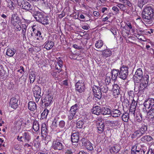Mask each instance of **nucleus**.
Segmentation results:
<instances>
[{"label":"nucleus","mask_w":154,"mask_h":154,"mask_svg":"<svg viewBox=\"0 0 154 154\" xmlns=\"http://www.w3.org/2000/svg\"><path fill=\"white\" fill-rule=\"evenodd\" d=\"M78 109V105L77 104H75L71 106L70 111L71 112H75L76 114Z\"/></svg>","instance_id":"72a5a7b5"},{"label":"nucleus","mask_w":154,"mask_h":154,"mask_svg":"<svg viewBox=\"0 0 154 154\" xmlns=\"http://www.w3.org/2000/svg\"><path fill=\"white\" fill-rule=\"evenodd\" d=\"M16 51L14 48H8L7 51L6 55L10 57H11L14 56L16 53Z\"/></svg>","instance_id":"412c9836"},{"label":"nucleus","mask_w":154,"mask_h":154,"mask_svg":"<svg viewBox=\"0 0 154 154\" xmlns=\"http://www.w3.org/2000/svg\"><path fill=\"white\" fill-rule=\"evenodd\" d=\"M48 113V110L46 109H45L41 114V115L43 118H46Z\"/></svg>","instance_id":"37998d69"},{"label":"nucleus","mask_w":154,"mask_h":154,"mask_svg":"<svg viewBox=\"0 0 154 154\" xmlns=\"http://www.w3.org/2000/svg\"><path fill=\"white\" fill-rule=\"evenodd\" d=\"M25 142L29 141L31 138V133L28 132H25L23 135Z\"/></svg>","instance_id":"4be33fe9"},{"label":"nucleus","mask_w":154,"mask_h":154,"mask_svg":"<svg viewBox=\"0 0 154 154\" xmlns=\"http://www.w3.org/2000/svg\"><path fill=\"white\" fill-rule=\"evenodd\" d=\"M102 54L103 57H106L111 55V52L109 50L106 49L103 51Z\"/></svg>","instance_id":"bb28decb"},{"label":"nucleus","mask_w":154,"mask_h":154,"mask_svg":"<svg viewBox=\"0 0 154 154\" xmlns=\"http://www.w3.org/2000/svg\"><path fill=\"white\" fill-rule=\"evenodd\" d=\"M16 27V28L18 31H20L21 29V26L19 24H17L16 26H14Z\"/></svg>","instance_id":"0e129e2a"},{"label":"nucleus","mask_w":154,"mask_h":154,"mask_svg":"<svg viewBox=\"0 0 154 154\" xmlns=\"http://www.w3.org/2000/svg\"><path fill=\"white\" fill-rule=\"evenodd\" d=\"M135 36L136 37H137L138 39L140 40L143 41L142 38V37H143V36L142 35H140L138 34H137Z\"/></svg>","instance_id":"338daca9"},{"label":"nucleus","mask_w":154,"mask_h":154,"mask_svg":"<svg viewBox=\"0 0 154 154\" xmlns=\"http://www.w3.org/2000/svg\"><path fill=\"white\" fill-rule=\"evenodd\" d=\"M147 130V128L145 125H143L139 129V131L142 134H144Z\"/></svg>","instance_id":"ea45409f"},{"label":"nucleus","mask_w":154,"mask_h":154,"mask_svg":"<svg viewBox=\"0 0 154 154\" xmlns=\"http://www.w3.org/2000/svg\"><path fill=\"white\" fill-rule=\"evenodd\" d=\"M143 77L142 69L140 68L137 69L135 72L134 77L137 78L140 80V79H142Z\"/></svg>","instance_id":"ddd939ff"},{"label":"nucleus","mask_w":154,"mask_h":154,"mask_svg":"<svg viewBox=\"0 0 154 154\" xmlns=\"http://www.w3.org/2000/svg\"><path fill=\"white\" fill-rule=\"evenodd\" d=\"M17 5L24 9L29 11L32 9V6L29 3L25 0H17Z\"/></svg>","instance_id":"7ed1b4c3"},{"label":"nucleus","mask_w":154,"mask_h":154,"mask_svg":"<svg viewBox=\"0 0 154 154\" xmlns=\"http://www.w3.org/2000/svg\"><path fill=\"white\" fill-rule=\"evenodd\" d=\"M136 120L138 122H140L142 120V118L140 114H139L136 116Z\"/></svg>","instance_id":"8fccbe9b"},{"label":"nucleus","mask_w":154,"mask_h":154,"mask_svg":"<svg viewBox=\"0 0 154 154\" xmlns=\"http://www.w3.org/2000/svg\"><path fill=\"white\" fill-rule=\"evenodd\" d=\"M101 122L104 124V121L103 119L101 118H99L97 121V124H99Z\"/></svg>","instance_id":"4d7b16f0"},{"label":"nucleus","mask_w":154,"mask_h":154,"mask_svg":"<svg viewBox=\"0 0 154 154\" xmlns=\"http://www.w3.org/2000/svg\"><path fill=\"white\" fill-rule=\"evenodd\" d=\"M52 147L54 149L60 150L63 148V146L58 140L54 141L52 144Z\"/></svg>","instance_id":"0eeeda50"},{"label":"nucleus","mask_w":154,"mask_h":154,"mask_svg":"<svg viewBox=\"0 0 154 154\" xmlns=\"http://www.w3.org/2000/svg\"><path fill=\"white\" fill-rule=\"evenodd\" d=\"M33 128L35 131H37L39 129V125L37 122L35 121L33 122Z\"/></svg>","instance_id":"c9c22d12"},{"label":"nucleus","mask_w":154,"mask_h":154,"mask_svg":"<svg viewBox=\"0 0 154 154\" xmlns=\"http://www.w3.org/2000/svg\"><path fill=\"white\" fill-rule=\"evenodd\" d=\"M8 6L11 10L14 9L13 3L11 1L9 2L8 3Z\"/></svg>","instance_id":"864d4df0"},{"label":"nucleus","mask_w":154,"mask_h":154,"mask_svg":"<svg viewBox=\"0 0 154 154\" xmlns=\"http://www.w3.org/2000/svg\"><path fill=\"white\" fill-rule=\"evenodd\" d=\"M154 14V8L147 6L144 8L142 13V17L146 23L150 24L152 23Z\"/></svg>","instance_id":"f257e3e1"},{"label":"nucleus","mask_w":154,"mask_h":154,"mask_svg":"<svg viewBox=\"0 0 154 154\" xmlns=\"http://www.w3.org/2000/svg\"><path fill=\"white\" fill-rule=\"evenodd\" d=\"M39 36V38L42 39L43 38L41 32L37 30V32L35 34V36Z\"/></svg>","instance_id":"5fc2aeb1"},{"label":"nucleus","mask_w":154,"mask_h":154,"mask_svg":"<svg viewBox=\"0 0 154 154\" xmlns=\"http://www.w3.org/2000/svg\"><path fill=\"white\" fill-rule=\"evenodd\" d=\"M128 94L129 96L131 97V98L132 99L133 98V97L134 96V94L133 91H130L128 93Z\"/></svg>","instance_id":"052dcab7"},{"label":"nucleus","mask_w":154,"mask_h":154,"mask_svg":"<svg viewBox=\"0 0 154 154\" xmlns=\"http://www.w3.org/2000/svg\"><path fill=\"white\" fill-rule=\"evenodd\" d=\"M143 105L145 107V109L146 110V112H147V111L146 109H148L149 108H151L150 106V103H149V99L148 100H147L146 101H145V102L143 103ZM144 109V108H143V110L144 111H145Z\"/></svg>","instance_id":"c756f323"},{"label":"nucleus","mask_w":154,"mask_h":154,"mask_svg":"<svg viewBox=\"0 0 154 154\" xmlns=\"http://www.w3.org/2000/svg\"><path fill=\"white\" fill-rule=\"evenodd\" d=\"M52 99L53 97L50 95L48 94L46 96L44 99L42 100V102L44 103L45 106H48L51 103Z\"/></svg>","instance_id":"1a4fd4ad"},{"label":"nucleus","mask_w":154,"mask_h":154,"mask_svg":"<svg viewBox=\"0 0 154 154\" xmlns=\"http://www.w3.org/2000/svg\"><path fill=\"white\" fill-rule=\"evenodd\" d=\"M149 100L150 103V106L151 108H152L154 106V99L152 98H150L149 99Z\"/></svg>","instance_id":"3c124183"},{"label":"nucleus","mask_w":154,"mask_h":154,"mask_svg":"<svg viewBox=\"0 0 154 154\" xmlns=\"http://www.w3.org/2000/svg\"><path fill=\"white\" fill-rule=\"evenodd\" d=\"M152 140V138L149 135H146L143 136L141 139V141L143 142H145L146 141H150Z\"/></svg>","instance_id":"cd10ccee"},{"label":"nucleus","mask_w":154,"mask_h":154,"mask_svg":"<svg viewBox=\"0 0 154 154\" xmlns=\"http://www.w3.org/2000/svg\"><path fill=\"white\" fill-rule=\"evenodd\" d=\"M120 94V92L119 90L118 89H113V95L115 96L116 97H117V96L119 95Z\"/></svg>","instance_id":"a18cd8bd"},{"label":"nucleus","mask_w":154,"mask_h":154,"mask_svg":"<svg viewBox=\"0 0 154 154\" xmlns=\"http://www.w3.org/2000/svg\"><path fill=\"white\" fill-rule=\"evenodd\" d=\"M48 22L47 18L45 16H44L43 18L41 19V21H39L43 24H47L48 23Z\"/></svg>","instance_id":"a19ab883"},{"label":"nucleus","mask_w":154,"mask_h":154,"mask_svg":"<svg viewBox=\"0 0 154 154\" xmlns=\"http://www.w3.org/2000/svg\"><path fill=\"white\" fill-rule=\"evenodd\" d=\"M109 124L111 126L117 127L119 126L120 123L119 121L118 120L112 121H109Z\"/></svg>","instance_id":"7c9ffc66"},{"label":"nucleus","mask_w":154,"mask_h":154,"mask_svg":"<svg viewBox=\"0 0 154 154\" xmlns=\"http://www.w3.org/2000/svg\"><path fill=\"white\" fill-rule=\"evenodd\" d=\"M65 153L67 154H72L73 152L71 149H69L66 150Z\"/></svg>","instance_id":"774afa93"},{"label":"nucleus","mask_w":154,"mask_h":154,"mask_svg":"<svg viewBox=\"0 0 154 154\" xmlns=\"http://www.w3.org/2000/svg\"><path fill=\"white\" fill-rule=\"evenodd\" d=\"M119 69H113L112 71V79L115 80L116 79L117 76L119 75Z\"/></svg>","instance_id":"aec40b11"},{"label":"nucleus","mask_w":154,"mask_h":154,"mask_svg":"<svg viewBox=\"0 0 154 154\" xmlns=\"http://www.w3.org/2000/svg\"><path fill=\"white\" fill-rule=\"evenodd\" d=\"M24 71V69L23 66L20 67V69L17 70L18 72H19L20 73H22Z\"/></svg>","instance_id":"e2e57ef3"},{"label":"nucleus","mask_w":154,"mask_h":154,"mask_svg":"<svg viewBox=\"0 0 154 154\" xmlns=\"http://www.w3.org/2000/svg\"><path fill=\"white\" fill-rule=\"evenodd\" d=\"M27 26V25H26V24H22L21 28L22 29L25 30H26V29Z\"/></svg>","instance_id":"69168bd1"},{"label":"nucleus","mask_w":154,"mask_h":154,"mask_svg":"<svg viewBox=\"0 0 154 154\" xmlns=\"http://www.w3.org/2000/svg\"><path fill=\"white\" fill-rule=\"evenodd\" d=\"M18 100L14 97H13L11 99L10 105L11 107L14 109H16L17 106Z\"/></svg>","instance_id":"2eb2a0df"},{"label":"nucleus","mask_w":154,"mask_h":154,"mask_svg":"<svg viewBox=\"0 0 154 154\" xmlns=\"http://www.w3.org/2000/svg\"><path fill=\"white\" fill-rule=\"evenodd\" d=\"M146 2V0H139L138 3V5L140 8H141L143 5L145 4Z\"/></svg>","instance_id":"79ce46f5"},{"label":"nucleus","mask_w":154,"mask_h":154,"mask_svg":"<svg viewBox=\"0 0 154 154\" xmlns=\"http://www.w3.org/2000/svg\"><path fill=\"white\" fill-rule=\"evenodd\" d=\"M113 89H118L119 90L120 88L119 85L117 84H114L113 85Z\"/></svg>","instance_id":"bf43d9fd"},{"label":"nucleus","mask_w":154,"mask_h":154,"mask_svg":"<svg viewBox=\"0 0 154 154\" xmlns=\"http://www.w3.org/2000/svg\"><path fill=\"white\" fill-rule=\"evenodd\" d=\"M120 149L119 146V145L116 144L110 148V151L111 153L115 154L118 152Z\"/></svg>","instance_id":"9b49d317"},{"label":"nucleus","mask_w":154,"mask_h":154,"mask_svg":"<svg viewBox=\"0 0 154 154\" xmlns=\"http://www.w3.org/2000/svg\"><path fill=\"white\" fill-rule=\"evenodd\" d=\"M103 45V42L101 40H98V41H97L95 44V47L98 48H101Z\"/></svg>","instance_id":"4c0bfd02"},{"label":"nucleus","mask_w":154,"mask_h":154,"mask_svg":"<svg viewBox=\"0 0 154 154\" xmlns=\"http://www.w3.org/2000/svg\"><path fill=\"white\" fill-rule=\"evenodd\" d=\"M147 116L149 118L153 119L154 118V109H150L149 112L148 113Z\"/></svg>","instance_id":"473e14b6"},{"label":"nucleus","mask_w":154,"mask_h":154,"mask_svg":"<svg viewBox=\"0 0 154 154\" xmlns=\"http://www.w3.org/2000/svg\"><path fill=\"white\" fill-rule=\"evenodd\" d=\"M22 32L21 33L23 35V38H26V30H25L24 29H22Z\"/></svg>","instance_id":"680f3d73"},{"label":"nucleus","mask_w":154,"mask_h":154,"mask_svg":"<svg viewBox=\"0 0 154 154\" xmlns=\"http://www.w3.org/2000/svg\"><path fill=\"white\" fill-rule=\"evenodd\" d=\"M99 85L100 86V91L104 93L106 92L108 90V88L103 82L101 81L98 82Z\"/></svg>","instance_id":"f8f14e48"},{"label":"nucleus","mask_w":154,"mask_h":154,"mask_svg":"<svg viewBox=\"0 0 154 154\" xmlns=\"http://www.w3.org/2000/svg\"><path fill=\"white\" fill-rule=\"evenodd\" d=\"M28 108L31 111H34L37 108L36 103L33 101H29L28 104Z\"/></svg>","instance_id":"f3484780"},{"label":"nucleus","mask_w":154,"mask_h":154,"mask_svg":"<svg viewBox=\"0 0 154 154\" xmlns=\"http://www.w3.org/2000/svg\"><path fill=\"white\" fill-rule=\"evenodd\" d=\"M88 144L86 147L87 149L90 150H91L93 149V144L89 142L88 143Z\"/></svg>","instance_id":"09e8293b"},{"label":"nucleus","mask_w":154,"mask_h":154,"mask_svg":"<svg viewBox=\"0 0 154 154\" xmlns=\"http://www.w3.org/2000/svg\"><path fill=\"white\" fill-rule=\"evenodd\" d=\"M35 75L34 73H32L30 74L29 78L30 83H33L35 81Z\"/></svg>","instance_id":"e433bc0d"},{"label":"nucleus","mask_w":154,"mask_h":154,"mask_svg":"<svg viewBox=\"0 0 154 154\" xmlns=\"http://www.w3.org/2000/svg\"><path fill=\"white\" fill-rule=\"evenodd\" d=\"M85 124L83 121L79 120L77 122L76 124V126L77 128H82L84 126Z\"/></svg>","instance_id":"2f4dec72"},{"label":"nucleus","mask_w":154,"mask_h":154,"mask_svg":"<svg viewBox=\"0 0 154 154\" xmlns=\"http://www.w3.org/2000/svg\"><path fill=\"white\" fill-rule=\"evenodd\" d=\"M44 45V48H45L47 50H49L54 46V43L52 41L48 40L45 42Z\"/></svg>","instance_id":"9d476101"},{"label":"nucleus","mask_w":154,"mask_h":154,"mask_svg":"<svg viewBox=\"0 0 154 154\" xmlns=\"http://www.w3.org/2000/svg\"><path fill=\"white\" fill-rule=\"evenodd\" d=\"M34 96L35 98V101L37 102H38L40 98L41 97V95H34Z\"/></svg>","instance_id":"13d9d810"},{"label":"nucleus","mask_w":154,"mask_h":154,"mask_svg":"<svg viewBox=\"0 0 154 154\" xmlns=\"http://www.w3.org/2000/svg\"><path fill=\"white\" fill-rule=\"evenodd\" d=\"M111 111L107 107H103L101 110V113L103 115L110 114Z\"/></svg>","instance_id":"393cba45"},{"label":"nucleus","mask_w":154,"mask_h":154,"mask_svg":"<svg viewBox=\"0 0 154 154\" xmlns=\"http://www.w3.org/2000/svg\"><path fill=\"white\" fill-rule=\"evenodd\" d=\"M128 75V69L127 67L123 66L120 68L119 77L124 80L126 79Z\"/></svg>","instance_id":"20e7f679"},{"label":"nucleus","mask_w":154,"mask_h":154,"mask_svg":"<svg viewBox=\"0 0 154 154\" xmlns=\"http://www.w3.org/2000/svg\"><path fill=\"white\" fill-rule=\"evenodd\" d=\"M19 18L16 15L14 14L11 17V23L14 26H16L20 23Z\"/></svg>","instance_id":"4468645a"},{"label":"nucleus","mask_w":154,"mask_h":154,"mask_svg":"<svg viewBox=\"0 0 154 154\" xmlns=\"http://www.w3.org/2000/svg\"><path fill=\"white\" fill-rule=\"evenodd\" d=\"M123 3L126 4L127 5H128L129 7H131L132 6V4L130 2L127 0H125L124 2H123Z\"/></svg>","instance_id":"6e6d98bb"},{"label":"nucleus","mask_w":154,"mask_h":154,"mask_svg":"<svg viewBox=\"0 0 154 154\" xmlns=\"http://www.w3.org/2000/svg\"><path fill=\"white\" fill-rule=\"evenodd\" d=\"M133 135L134 137H139L142 136L143 134L139 130H137L135 131Z\"/></svg>","instance_id":"49530a36"},{"label":"nucleus","mask_w":154,"mask_h":154,"mask_svg":"<svg viewBox=\"0 0 154 154\" xmlns=\"http://www.w3.org/2000/svg\"><path fill=\"white\" fill-rule=\"evenodd\" d=\"M57 63L59 67V68L56 67L55 69H57L59 70V71H58L59 72H60L61 71V69H60L63 67V62L60 58L58 60V62H57Z\"/></svg>","instance_id":"f704fd0d"},{"label":"nucleus","mask_w":154,"mask_h":154,"mask_svg":"<svg viewBox=\"0 0 154 154\" xmlns=\"http://www.w3.org/2000/svg\"><path fill=\"white\" fill-rule=\"evenodd\" d=\"M33 16L37 21L39 22L44 15L41 12L37 11L34 13Z\"/></svg>","instance_id":"dca6fc26"},{"label":"nucleus","mask_w":154,"mask_h":154,"mask_svg":"<svg viewBox=\"0 0 154 154\" xmlns=\"http://www.w3.org/2000/svg\"><path fill=\"white\" fill-rule=\"evenodd\" d=\"M121 113L120 111L117 109H113L110 114L114 117H117L119 116Z\"/></svg>","instance_id":"b1692460"},{"label":"nucleus","mask_w":154,"mask_h":154,"mask_svg":"<svg viewBox=\"0 0 154 154\" xmlns=\"http://www.w3.org/2000/svg\"><path fill=\"white\" fill-rule=\"evenodd\" d=\"M76 90L79 93L83 92L85 86L84 82L82 81H79L76 83L75 85Z\"/></svg>","instance_id":"423d86ee"},{"label":"nucleus","mask_w":154,"mask_h":154,"mask_svg":"<svg viewBox=\"0 0 154 154\" xmlns=\"http://www.w3.org/2000/svg\"><path fill=\"white\" fill-rule=\"evenodd\" d=\"M125 103H126V104L128 105H129V102H130V100H131V105L132 106H134V107H135L136 105L137 104V103L135 100H134L133 98L131 99V100H129V101L127 99H125Z\"/></svg>","instance_id":"c85d7f7f"},{"label":"nucleus","mask_w":154,"mask_h":154,"mask_svg":"<svg viewBox=\"0 0 154 154\" xmlns=\"http://www.w3.org/2000/svg\"><path fill=\"white\" fill-rule=\"evenodd\" d=\"M104 124L101 122L99 124H97V129L99 133H101L104 130Z\"/></svg>","instance_id":"a878e982"},{"label":"nucleus","mask_w":154,"mask_h":154,"mask_svg":"<svg viewBox=\"0 0 154 154\" xmlns=\"http://www.w3.org/2000/svg\"><path fill=\"white\" fill-rule=\"evenodd\" d=\"M117 6L122 11H125L126 9L125 6L123 4L119 3L117 5Z\"/></svg>","instance_id":"c03bdc74"},{"label":"nucleus","mask_w":154,"mask_h":154,"mask_svg":"<svg viewBox=\"0 0 154 154\" xmlns=\"http://www.w3.org/2000/svg\"><path fill=\"white\" fill-rule=\"evenodd\" d=\"M41 129L42 136L44 138V140L45 141H47L45 142V143H46L47 142L48 143V142L50 140V137L48 135L46 125L45 124H43L42 125Z\"/></svg>","instance_id":"39448f33"},{"label":"nucleus","mask_w":154,"mask_h":154,"mask_svg":"<svg viewBox=\"0 0 154 154\" xmlns=\"http://www.w3.org/2000/svg\"><path fill=\"white\" fill-rule=\"evenodd\" d=\"M149 76L148 75H143V77L140 79V83L135 84L134 86V90L136 91H141L143 90L147 86L149 82Z\"/></svg>","instance_id":"f03ea898"},{"label":"nucleus","mask_w":154,"mask_h":154,"mask_svg":"<svg viewBox=\"0 0 154 154\" xmlns=\"http://www.w3.org/2000/svg\"><path fill=\"white\" fill-rule=\"evenodd\" d=\"M69 114L68 116V119L69 120H72L75 116V112H72L69 111Z\"/></svg>","instance_id":"de8ad7c7"},{"label":"nucleus","mask_w":154,"mask_h":154,"mask_svg":"<svg viewBox=\"0 0 154 154\" xmlns=\"http://www.w3.org/2000/svg\"><path fill=\"white\" fill-rule=\"evenodd\" d=\"M93 91L95 97L97 98L98 99H100L102 97L101 91L97 87L95 86V87H94Z\"/></svg>","instance_id":"6e6552de"},{"label":"nucleus","mask_w":154,"mask_h":154,"mask_svg":"<svg viewBox=\"0 0 154 154\" xmlns=\"http://www.w3.org/2000/svg\"><path fill=\"white\" fill-rule=\"evenodd\" d=\"M92 112L93 113L96 115H99L101 112V109L100 107L98 106L94 107L92 109Z\"/></svg>","instance_id":"a211bd4d"},{"label":"nucleus","mask_w":154,"mask_h":154,"mask_svg":"<svg viewBox=\"0 0 154 154\" xmlns=\"http://www.w3.org/2000/svg\"><path fill=\"white\" fill-rule=\"evenodd\" d=\"M79 134L78 133H75L72 134L71 140L73 143H77L79 140Z\"/></svg>","instance_id":"6ab92c4d"},{"label":"nucleus","mask_w":154,"mask_h":154,"mask_svg":"<svg viewBox=\"0 0 154 154\" xmlns=\"http://www.w3.org/2000/svg\"><path fill=\"white\" fill-rule=\"evenodd\" d=\"M122 118L123 121L124 122H128L129 118L128 114L127 113H125L122 115Z\"/></svg>","instance_id":"58836bf2"},{"label":"nucleus","mask_w":154,"mask_h":154,"mask_svg":"<svg viewBox=\"0 0 154 154\" xmlns=\"http://www.w3.org/2000/svg\"><path fill=\"white\" fill-rule=\"evenodd\" d=\"M34 95H41V89L38 86H35L33 89Z\"/></svg>","instance_id":"5701e85b"},{"label":"nucleus","mask_w":154,"mask_h":154,"mask_svg":"<svg viewBox=\"0 0 154 154\" xmlns=\"http://www.w3.org/2000/svg\"><path fill=\"white\" fill-rule=\"evenodd\" d=\"M65 122L63 120H61L59 122V125L60 127L63 128L65 126Z\"/></svg>","instance_id":"603ef678"}]
</instances>
